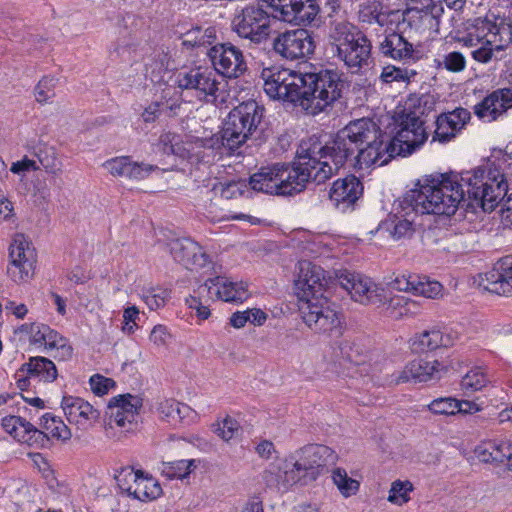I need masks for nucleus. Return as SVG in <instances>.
I'll return each instance as SVG.
<instances>
[{"instance_id": "obj_21", "label": "nucleus", "mask_w": 512, "mask_h": 512, "mask_svg": "<svg viewBox=\"0 0 512 512\" xmlns=\"http://www.w3.org/2000/svg\"><path fill=\"white\" fill-rule=\"evenodd\" d=\"M444 366L438 360L416 359L405 365V367L390 376L389 383L399 385L402 383L426 382L438 379Z\"/></svg>"}, {"instance_id": "obj_5", "label": "nucleus", "mask_w": 512, "mask_h": 512, "mask_svg": "<svg viewBox=\"0 0 512 512\" xmlns=\"http://www.w3.org/2000/svg\"><path fill=\"white\" fill-rule=\"evenodd\" d=\"M324 156L325 148L317 138L302 140L297 149V161L292 165L282 163V195L299 193L307 183L321 184L337 173L330 160L324 159Z\"/></svg>"}, {"instance_id": "obj_30", "label": "nucleus", "mask_w": 512, "mask_h": 512, "mask_svg": "<svg viewBox=\"0 0 512 512\" xmlns=\"http://www.w3.org/2000/svg\"><path fill=\"white\" fill-rule=\"evenodd\" d=\"M476 457L484 463L506 464L510 470L512 464V444L509 441H489L475 449Z\"/></svg>"}, {"instance_id": "obj_57", "label": "nucleus", "mask_w": 512, "mask_h": 512, "mask_svg": "<svg viewBox=\"0 0 512 512\" xmlns=\"http://www.w3.org/2000/svg\"><path fill=\"white\" fill-rule=\"evenodd\" d=\"M169 292L163 288H152L143 295V299L151 310L164 306Z\"/></svg>"}, {"instance_id": "obj_19", "label": "nucleus", "mask_w": 512, "mask_h": 512, "mask_svg": "<svg viewBox=\"0 0 512 512\" xmlns=\"http://www.w3.org/2000/svg\"><path fill=\"white\" fill-rule=\"evenodd\" d=\"M142 406V400L138 396L125 394L114 397L110 400L106 415L109 418L108 424L113 427L133 430L136 426L138 410Z\"/></svg>"}, {"instance_id": "obj_64", "label": "nucleus", "mask_w": 512, "mask_h": 512, "mask_svg": "<svg viewBox=\"0 0 512 512\" xmlns=\"http://www.w3.org/2000/svg\"><path fill=\"white\" fill-rule=\"evenodd\" d=\"M139 310L135 306L128 307L123 312V327L122 330L127 334H132L136 328V319L138 318Z\"/></svg>"}, {"instance_id": "obj_48", "label": "nucleus", "mask_w": 512, "mask_h": 512, "mask_svg": "<svg viewBox=\"0 0 512 512\" xmlns=\"http://www.w3.org/2000/svg\"><path fill=\"white\" fill-rule=\"evenodd\" d=\"M195 460H179L175 462H168L163 464L162 473L170 478H185L195 468Z\"/></svg>"}, {"instance_id": "obj_35", "label": "nucleus", "mask_w": 512, "mask_h": 512, "mask_svg": "<svg viewBox=\"0 0 512 512\" xmlns=\"http://www.w3.org/2000/svg\"><path fill=\"white\" fill-rule=\"evenodd\" d=\"M444 9L440 5H431L422 10L411 9L408 13L409 23L415 24L418 28L432 32H439L440 17Z\"/></svg>"}, {"instance_id": "obj_53", "label": "nucleus", "mask_w": 512, "mask_h": 512, "mask_svg": "<svg viewBox=\"0 0 512 512\" xmlns=\"http://www.w3.org/2000/svg\"><path fill=\"white\" fill-rule=\"evenodd\" d=\"M406 301L407 297L403 295H394L387 300L385 298V302L382 303L386 305V314L394 319H401L404 317V311L406 309Z\"/></svg>"}, {"instance_id": "obj_1", "label": "nucleus", "mask_w": 512, "mask_h": 512, "mask_svg": "<svg viewBox=\"0 0 512 512\" xmlns=\"http://www.w3.org/2000/svg\"><path fill=\"white\" fill-rule=\"evenodd\" d=\"M508 191L504 173L494 164L458 175L425 178L399 202L383 227L394 239L411 236L417 214L453 215L460 205L493 211Z\"/></svg>"}, {"instance_id": "obj_56", "label": "nucleus", "mask_w": 512, "mask_h": 512, "mask_svg": "<svg viewBox=\"0 0 512 512\" xmlns=\"http://www.w3.org/2000/svg\"><path fill=\"white\" fill-rule=\"evenodd\" d=\"M196 296H191L186 300L190 309L195 310L197 316L201 319H207L210 316L209 304L210 300H215V298H208L206 294L201 296L195 291Z\"/></svg>"}, {"instance_id": "obj_47", "label": "nucleus", "mask_w": 512, "mask_h": 512, "mask_svg": "<svg viewBox=\"0 0 512 512\" xmlns=\"http://www.w3.org/2000/svg\"><path fill=\"white\" fill-rule=\"evenodd\" d=\"M443 286L438 281L430 280L426 276H418L414 294L425 298L435 299L442 295Z\"/></svg>"}, {"instance_id": "obj_11", "label": "nucleus", "mask_w": 512, "mask_h": 512, "mask_svg": "<svg viewBox=\"0 0 512 512\" xmlns=\"http://www.w3.org/2000/svg\"><path fill=\"white\" fill-rule=\"evenodd\" d=\"M304 73L281 67L264 68L261 72L263 89L271 99L301 107Z\"/></svg>"}, {"instance_id": "obj_13", "label": "nucleus", "mask_w": 512, "mask_h": 512, "mask_svg": "<svg viewBox=\"0 0 512 512\" xmlns=\"http://www.w3.org/2000/svg\"><path fill=\"white\" fill-rule=\"evenodd\" d=\"M427 138L424 121L402 112L396 135L392 139L386 136L387 154H391V159L395 156L410 155L423 145Z\"/></svg>"}, {"instance_id": "obj_24", "label": "nucleus", "mask_w": 512, "mask_h": 512, "mask_svg": "<svg viewBox=\"0 0 512 512\" xmlns=\"http://www.w3.org/2000/svg\"><path fill=\"white\" fill-rule=\"evenodd\" d=\"M61 405L67 420L82 430L91 427L100 416L97 409L80 397L64 396Z\"/></svg>"}, {"instance_id": "obj_51", "label": "nucleus", "mask_w": 512, "mask_h": 512, "mask_svg": "<svg viewBox=\"0 0 512 512\" xmlns=\"http://www.w3.org/2000/svg\"><path fill=\"white\" fill-rule=\"evenodd\" d=\"M458 400L452 397L438 398L433 400L429 405L428 409L433 414L439 415H455L457 414Z\"/></svg>"}, {"instance_id": "obj_26", "label": "nucleus", "mask_w": 512, "mask_h": 512, "mask_svg": "<svg viewBox=\"0 0 512 512\" xmlns=\"http://www.w3.org/2000/svg\"><path fill=\"white\" fill-rule=\"evenodd\" d=\"M471 118L470 112L465 108L443 113L437 117L436 129L432 141L448 142L464 128Z\"/></svg>"}, {"instance_id": "obj_55", "label": "nucleus", "mask_w": 512, "mask_h": 512, "mask_svg": "<svg viewBox=\"0 0 512 512\" xmlns=\"http://www.w3.org/2000/svg\"><path fill=\"white\" fill-rule=\"evenodd\" d=\"M239 424L231 417H226L214 425V432L224 441L231 440L239 431Z\"/></svg>"}, {"instance_id": "obj_4", "label": "nucleus", "mask_w": 512, "mask_h": 512, "mask_svg": "<svg viewBox=\"0 0 512 512\" xmlns=\"http://www.w3.org/2000/svg\"><path fill=\"white\" fill-rule=\"evenodd\" d=\"M337 456L328 446L309 444L289 457L271 463L264 471V481L270 488L288 491L297 483L307 484L317 479L320 468L333 463Z\"/></svg>"}, {"instance_id": "obj_43", "label": "nucleus", "mask_w": 512, "mask_h": 512, "mask_svg": "<svg viewBox=\"0 0 512 512\" xmlns=\"http://www.w3.org/2000/svg\"><path fill=\"white\" fill-rule=\"evenodd\" d=\"M198 149L195 152L197 158L204 163H212L220 155L219 150L223 148L221 138L210 137L206 139H199L195 143Z\"/></svg>"}, {"instance_id": "obj_27", "label": "nucleus", "mask_w": 512, "mask_h": 512, "mask_svg": "<svg viewBox=\"0 0 512 512\" xmlns=\"http://www.w3.org/2000/svg\"><path fill=\"white\" fill-rule=\"evenodd\" d=\"M362 192L363 186L359 179L355 176H347L333 183L329 198L336 208L345 211L359 199Z\"/></svg>"}, {"instance_id": "obj_54", "label": "nucleus", "mask_w": 512, "mask_h": 512, "mask_svg": "<svg viewBox=\"0 0 512 512\" xmlns=\"http://www.w3.org/2000/svg\"><path fill=\"white\" fill-rule=\"evenodd\" d=\"M135 51L133 44L125 39L115 42L110 49V58L112 60L130 61Z\"/></svg>"}, {"instance_id": "obj_45", "label": "nucleus", "mask_w": 512, "mask_h": 512, "mask_svg": "<svg viewBox=\"0 0 512 512\" xmlns=\"http://www.w3.org/2000/svg\"><path fill=\"white\" fill-rule=\"evenodd\" d=\"M333 350L337 359H342L355 364H359L362 361L359 346L347 339L338 342Z\"/></svg>"}, {"instance_id": "obj_2", "label": "nucleus", "mask_w": 512, "mask_h": 512, "mask_svg": "<svg viewBox=\"0 0 512 512\" xmlns=\"http://www.w3.org/2000/svg\"><path fill=\"white\" fill-rule=\"evenodd\" d=\"M323 146L324 159H329L337 172L348 161L369 167L383 166L391 160V154H387L386 136L370 118L350 121L329 145Z\"/></svg>"}, {"instance_id": "obj_12", "label": "nucleus", "mask_w": 512, "mask_h": 512, "mask_svg": "<svg viewBox=\"0 0 512 512\" xmlns=\"http://www.w3.org/2000/svg\"><path fill=\"white\" fill-rule=\"evenodd\" d=\"M271 17L262 5L249 4L234 15L232 29L239 37L261 44L269 38Z\"/></svg>"}, {"instance_id": "obj_38", "label": "nucleus", "mask_w": 512, "mask_h": 512, "mask_svg": "<svg viewBox=\"0 0 512 512\" xmlns=\"http://www.w3.org/2000/svg\"><path fill=\"white\" fill-rule=\"evenodd\" d=\"M2 426L10 435L21 442H28L31 440V434H40V432L30 422L18 416L4 417L2 420Z\"/></svg>"}, {"instance_id": "obj_33", "label": "nucleus", "mask_w": 512, "mask_h": 512, "mask_svg": "<svg viewBox=\"0 0 512 512\" xmlns=\"http://www.w3.org/2000/svg\"><path fill=\"white\" fill-rule=\"evenodd\" d=\"M379 49L384 56L395 60H406L413 56V44L408 42L401 34L390 33L380 43Z\"/></svg>"}, {"instance_id": "obj_29", "label": "nucleus", "mask_w": 512, "mask_h": 512, "mask_svg": "<svg viewBox=\"0 0 512 512\" xmlns=\"http://www.w3.org/2000/svg\"><path fill=\"white\" fill-rule=\"evenodd\" d=\"M103 166L115 177H126L132 180H142L158 169L154 165L133 162L128 156L109 159Z\"/></svg>"}, {"instance_id": "obj_14", "label": "nucleus", "mask_w": 512, "mask_h": 512, "mask_svg": "<svg viewBox=\"0 0 512 512\" xmlns=\"http://www.w3.org/2000/svg\"><path fill=\"white\" fill-rule=\"evenodd\" d=\"M37 255L23 234H16L9 247L7 274L15 283H27L34 276Z\"/></svg>"}, {"instance_id": "obj_10", "label": "nucleus", "mask_w": 512, "mask_h": 512, "mask_svg": "<svg viewBox=\"0 0 512 512\" xmlns=\"http://www.w3.org/2000/svg\"><path fill=\"white\" fill-rule=\"evenodd\" d=\"M175 82L181 89L196 90L206 102H211L215 106L230 102L228 82L215 71L202 68L182 71L177 74Z\"/></svg>"}, {"instance_id": "obj_31", "label": "nucleus", "mask_w": 512, "mask_h": 512, "mask_svg": "<svg viewBox=\"0 0 512 512\" xmlns=\"http://www.w3.org/2000/svg\"><path fill=\"white\" fill-rule=\"evenodd\" d=\"M411 349L416 353L435 350L439 347H449L454 344L450 333L443 334L438 329L425 330L413 336L410 340Z\"/></svg>"}, {"instance_id": "obj_28", "label": "nucleus", "mask_w": 512, "mask_h": 512, "mask_svg": "<svg viewBox=\"0 0 512 512\" xmlns=\"http://www.w3.org/2000/svg\"><path fill=\"white\" fill-rule=\"evenodd\" d=\"M282 163H273L261 167L257 172L249 178V186L253 191L270 195H282L281 179Z\"/></svg>"}, {"instance_id": "obj_18", "label": "nucleus", "mask_w": 512, "mask_h": 512, "mask_svg": "<svg viewBox=\"0 0 512 512\" xmlns=\"http://www.w3.org/2000/svg\"><path fill=\"white\" fill-rule=\"evenodd\" d=\"M215 72L228 78H237L246 70L242 51L231 43L217 44L208 50Z\"/></svg>"}, {"instance_id": "obj_39", "label": "nucleus", "mask_w": 512, "mask_h": 512, "mask_svg": "<svg viewBox=\"0 0 512 512\" xmlns=\"http://www.w3.org/2000/svg\"><path fill=\"white\" fill-rule=\"evenodd\" d=\"M34 155L46 173L54 176L62 173V162L58 158L55 147L40 143L34 148Z\"/></svg>"}, {"instance_id": "obj_20", "label": "nucleus", "mask_w": 512, "mask_h": 512, "mask_svg": "<svg viewBox=\"0 0 512 512\" xmlns=\"http://www.w3.org/2000/svg\"><path fill=\"white\" fill-rule=\"evenodd\" d=\"M197 293L225 302H243L248 298L247 288L242 282H233L223 276L208 279L197 288Z\"/></svg>"}, {"instance_id": "obj_59", "label": "nucleus", "mask_w": 512, "mask_h": 512, "mask_svg": "<svg viewBox=\"0 0 512 512\" xmlns=\"http://www.w3.org/2000/svg\"><path fill=\"white\" fill-rule=\"evenodd\" d=\"M20 331L29 334L33 344L42 345L48 326L42 323H26L20 327Z\"/></svg>"}, {"instance_id": "obj_6", "label": "nucleus", "mask_w": 512, "mask_h": 512, "mask_svg": "<svg viewBox=\"0 0 512 512\" xmlns=\"http://www.w3.org/2000/svg\"><path fill=\"white\" fill-rule=\"evenodd\" d=\"M301 108L309 115L327 111L342 97L345 81L336 70L304 73Z\"/></svg>"}, {"instance_id": "obj_15", "label": "nucleus", "mask_w": 512, "mask_h": 512, "mask_svg": "<svg viewBox=\"0 0 512 512\" xmlns=\"http://www.w3.org/2000/svg\"><path fill=\"white\" fill-rule=\"evenodd\" d=\"M339 285L351 298L362 304L381 305L385 302L384 288L379 287L369 277L356 272L340 270L336 273Z\"/></svg>"}, {"instance_id": "obj_40", "label": "nucleus", "mask_w": 512, "mask_h": 512, "mask_svg": "<svg viewBox=\"0 0 512 512\" xmlns=\"http://www.w3.org/2000/svg\"><path fill=\"white\" fill-rule=\"evenodd\" d=\"M50 355L58 360H66L72 356L73 349L57 331L48 326L43 344Z\"/></svg>"}, {"instance_id": "obj_22", "label": "nucleus", "mask_w": 512, "mask_h": 512, "mask_svg": "<svg viewBox=\"0 0 512 512\" xmlns=\"http://www.w3.org/2000/svg\"><path fill=\"white\" fill-rule=\"evenodd\" d=\"M167 250L173 259L187 269L202 268L209 262L202 247L190 238H175L167 243Z\"/></svg>"}, {"instance_id": "obj_9", "label": "nucleus", "mask_w": 512, "mask_h": 512, "mask_svg": "<svg viewBox=\"0 0 512 512\" xmlns=\"http://www.w3.org/2000/svg\"><path fill=\"white\" fill-rule=\"evenodd\" d=\"M264 109L255 101H248L233 108L221 130V144L231 153L236 152L257 130Z\"/></svg>"}, {"instance_id": "obj_7", "label": "nucleus", "mask_w": 512, "mask_h": 512, "mask_svg": "<svg viewBox=\"0 0 512 512\" xmlns=\"http://www.w3.org/2000/svg\"><path fill=\"white\" fill-rule=\"evenodd\" d=\"M468 47H478L472 51L474 60L487 63L512 42V27L504 19H496L494 22L488 19L478 18L468 28L467 34L461 39Z\"/></svg>"}, {"instance_id": "obj_50", "label": "nucleus", "mask_w": 512, "mask_h": 512, "mask_svg": "<svg viewBox=\"0 0 512 512\" xmlns=\"http://www.w3.org/2000/svg\"><path fill=\"white\" fill-rule=\"evenodd\" d=\"M414 75H416L415 71L409 72L407 69L388 65L382 69L380 79L384 83L405 82L409 81L411 76Z\"/></svg>"}, {"instance_id": "obj_25", "label": "nucleus", "mask_w": 512, "mask_h": 512, "mask_svg": "<svg viewBox=\"0 0 512 512\" xmlns=\"http://www.w3.org/2000/svg\"><path fill=\"white\" fill-rule=\"evenodd\" d=\"M480 286L498 295H512V256L505 257L496 268L487 272Z\"/></svg>"}, {"instance_id": "obj_52", "label": "nucleus", "mask_w": 512, "mask_h": 512, "mask_svg": "<svg viewBox=\"0 0 512 512\" xmlns=\"http://www.w3.org/2000/svg\"><path fill=\"white\" fill-rule=\"evenodd\" d=\"M246 184L241 181H231L227 183H217L214 185L213 190L219 193L224 199L236 198L243 194Z\"/></svg>"}, {"instance_id": "obj_8", "label": "nucleus", "mask_w": 512, "mask_h": 512, "mask_svg": "<svg viewBox=\"0 0 512 512\" xmlns=\"http://www.w3.org/2000/svg\"><path fill=\"white\" fill-rule=\"evenodd\" d=\"M335 55L352 72H359L368 66L371 56V43L356 27L348 22H335L329 33Z\"/></svg>"}, {"instance_id": "obj_17", "label": "nucleus", "mask_w": 512, "mask_h": 512, "mask_svg": "<svg viewBox=\"0 0 512 512\" xmlns=\"http://www.w3.org/2000/svg\"><path fill=\"white\" fill-rule=\"evenodd\" d=\"M276 54L287 60H298L314 52L313 37L306 29H295L282 32L272 43Z\"/></svg>"}, {"instance_id": "obj_63", "label": "nucleus", "mask_w": 512, "mask_h": 512, "mask_svg": "<svg viewBox=\"0 0 512 512\" xmlns=\"http://www.w3.org/2000/svg\"><path fill=\"white\" fill-rule=\"evenodd\" d=\"M91 390L99 396L106 394L111 387L114 386V381L99 374L93 375L90 378Z\"/></svg>"}, {"instance_id": "obj_23", "label": "nucleus", "mask_w": 512, "mask_h": 512, "mask_svg": "<svg viewBox=\"0 0 512 512\" xmlns=\"http://www.w3.org/2000/svg\"><path fill=\"white\" fill-rule=\"evenodd\" d=\"M512 108V88H501L487 95L474 106L475 115L487 122L495 121Z\"/></svg>"}, {"instance_id": "obj_16", "label": "nucleus", "mask_w": 512, "mask_h": 512, "mask_svg": "<svg viewBox=\"0 0 512 512\" xmlns=\"http://www.w3.org/2000/svg\"><path fill=\"white\" fill-rule=\"evenodd\" d=\"M271 9V16L277 20L296 25H307L319 13L315 0H261Z\"/></svg>"}, {"instance_id": "obj_37", "label": "nucleus", "mask_w": 512, "mask_h": 512, "mask_svg": "<svg viewBox=\"0 0 512 512\" xmlns=\"http://www.w3.org/2000/svg\"><path fill=\"white\" fill-rule=\"evenodd\" d=\"M437 97L433 94L426 93L421 95H411L405 102L403 113L411 114L419 120L422 116L433 111L437 104Z\"/></svg>"}, {"instance_id": "obj_44", "label": "nucleus", "mask_w": 512, "mask_h": 512, "mask_svg": "<svg viewBox=\"0 0 512 512\" xmlns=\"http://www.w3.org/2000/svg\"><path fill=\"white\" fill-rule=\"evenodd\" d=\"M489 382L485 372L481 368H473L468 371L461 380V389L469 394L481 390Z\"/></svg>"}, {"instance_id": "obj_36", "label": "nucleus", "mask_w": 512, "mask_h": 512, "mask_svg": "<svg viewBox=\"0 0 512 512\" xmlns=\"http://www.w3.org/2000/svg\"><path fill=\"white\" fill-rule=\"evenodd\" d=\"M20 372L29 377H37L44 382H52L57 378L55 364L45 357H32L29 362L22 365Z\"/></svg>"}, {"instance_id": "obj_3", "label": "nucleus", "mask_w": 512, "mask_h": 512, "mask_svg": "<svg viewBox=\"0 0 512 512\" xmlns=\"http://www.w3.org/2000/svg\"><path fill=\"white\" fill-rule=\"evenodd\" d=\"M323 270L309 261L299 263L295 294L304 323L314 332L339 336L342 321L339 312L323 297Z\"/></svg>"}, {"instance_id": "obj_41", "label": "nucleus", "mask_w": 512, "mask_h": 512, "mask_svg": "<svg viewBox=\"0 0 512 512\" xmlns=\"http://www.w3.org/2000/svg\"><path fill=\"white\" fill-rule=\"evenodd\" d=\"M331 478L339 493L345 498L356 495L359 491V481L350 477L344 468H334L331 471Z\"/></svg>"}, {"instance_id": "obj_46", "label": "nucleus", "mask_w": 512, "mask_h": 512, "mask_svg": "<svg viewBox=\"0 0 512 512\" xmlns=\"http://www.w3.org/2000/svg\"><path fill=\"white\" fill-rule=\"evenodd\" d=\"M42 426L52 437L68 440L71 438V432L68 426L60 419L49 414L42 417Z\"/></svg>"}, {"instance_id": "obj_49", "label": "nucleus", "mask_w": 512, "mask_h": 512, "mask_svg": "<svg viewBox=\"0 0 512 512\" xmlns=\"http://www.w3.org/2000/svg\"><path fill=\"white\" fill-rule=\"evenodd\" d=\"M413 489L412 484L409 481H394L389 491L388 501L402 505L409 501L408 493Z\"/></svg>"}, {"instance_id": "obj_42", "label": "nucleus", "mask_w": 512, "mask_h": 512, "mask_svg": "<svg viewBox=\"0 0 512 512\" xmlns=\"http://www.w3.org/2000/svg\"><path fill=\"white\" fill-rule=\"evenodd\" d=\"M216 40V31L213 27H195L184 34L183 44L191 47H208Z\"/></svg>"}, {"instance_id": "obj_34", "label": "nucleus", "mask_w": 512, "mask_h": 512, "mask_svg": "<svg viewBox=\"0 0 512 512\" xmlns=\"http://www.w3.org/2000/svg\"><path fill=\"white\" fill-rule=\"evenodd\" d=\"M154 409L162 420L173 424L182 422L192 413L189 406L172 398L158 399L154 404Z\"/></svg>"}, {"instance_id": "obj_32", "label": "nucleus", "mask_w": 512, "mask_h": 512, "mask_svg": "<svg viewBox=\"0 0 512 512\" xmlns=\"http://www.w3.org/2000/svg\"><path fill=\"white\" fill-rule=\"evenodd\" d=\"M128 480L135 482L134 499L146 502L157 499L162 494L159 482L140 470L128 471Z\"/></svg>"}, {"instance_id": "obj_58", "label": "nucleus", "mask_w": 512, "mask_h": 512, "mask_svg": "<svg viewBox=\"0 0 512 512\" xmlns=\"http://www.w3.org/2000/svg\"><path fill=\"white\" fill-rule=\"evenodd\" d=\"M441 65H443L446 70L457 73L465 69L466 60L462 53L454 51L443 57L442 62L439 63V66Z\"/></svg>"}, {"instance_id": "obj_60", "label": "nucleus", "mask_w": 512, "mask_h": 512, "mask_svg": "<svg viewBox=\"0 0 512 512\" xmlns=\"http://www.w3.org/2000/svg\"><path fill=\"white\" fill-rule=\"evenodd\" d=\"M418 276L416 274H408V275H399L395 277L390 283V287L394 290L401 292H411L414 294V288L416 282L418 281Z\"/></svg>"}, {"instance_id": "obj_61", "label": "nucleus", "mask_w": 512, "mask_h": 512, "mask_svg": "<svg viewBox=\"0 0 512 512\" xmlns=\"http://www.w3.org/2000/svg\"><path fill=\"white\" fill-rule=\"evenodd\" d=\"M54 88L55 80L44 77L35 88L36 100L40 103L47 102L50 98L54 97Z\"/></svg>"}, {"instance_id": "obj_62", "label": "nucleus", "mask_w": 512, "mask_h": 512, "mask_svg": "<svg viewBox=\"0 0 512 512\" xmlns=\"http://www.w3.org/2000/svg\"><path fill=\"white\" fill-rule=\"evenodd\" d=\"M172 339V335L168 329L163 325H156L150 332L149 340L154 346L160 348L167 346Z\"/></svg>"}]
</instances>
